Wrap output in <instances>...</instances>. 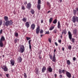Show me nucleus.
<instances>
[{"instance_id":"1","label":"nucleus","mask_w":78,"mask_h":78,"mask_svg":"<svg viewBox=\"0 0 78 78\" xmlns=\"http://www.w3.org/2000/svg\"><path fill=\"white\" fill-rule=\"evenodd\" d=\"M56 51V49H54V55L53 57L51 55H49L50 59L52 60V61L53 62H56V55H55V51Z\"/></svg>"},{"instance_id":"2","label":"nucleus","mask_w":78,"mask_h":78,"mask_svg":"<svg viewBox=\"0 0 78 78\" xmlns=\"http://www.w3.org/2000/svg\"><path fill=\"white\" fill-rule=\"evenodd\" d=\"M68 35L69 37L70 41H71L73 43V42H75V39L74 38H72V34L71 33V32H70V31H68Z\"/></svg>"},{"instance_id":"3","label":"nucleus","mask_w":78,"mask_h":78,"mask_svg":"<svg viewBox=\"0 0 78 78\" xmlns=\"http://www.w3.org/2000/svg\"><path fill=\"white\" fill-rule=\"evenodd\" d=\"M13 24V22H12V20L7 21L5 23V25L6 27H8L9 25H11Z\"/></svg>"},{"instance_id":"4","label":"nucleus","mask_w":78,"mask_h":78,"mask_svg":"<svg viewBox=\"0 0 78 78\" xmlns=\"http://www.w3.org/2000/svg\"><path fill=\"white\" fill-rule=\"evenodd\" d=\"M24 51H25V47H24V46L23 45L20 46L19 51V52L22 53L24 52Z\"/></svg>"},{"instance_id":"5","label":"nucleus","mask_w":78,"mask_h":78,"mask_svg":"<svg viewBox=\"0 0 78 78\" xmlns=\"http://www.w3.org/2000/svg\"><path fill=\"white\" fill-rule=\"evenodd\" d=\"M72 21L73 23H75L76 22H78V17L73 16L72 18Z\"/></svg>"},{"instance_id":"6","label":"nucleus","mask_w":78,"mask_h":78,"mask_svg":"<svg viewBox=\"0 0 78 78\" xmlns=\"http://www.w3.org/2000/svg\"><path fill=\"white\" fill-rule=\"evenodd\" d=\"M1 68L3 70L4 72H7L8 71V68H7V67L6 66H3Z\"/></svg>"},{"instance_id":"7","label":"nucleus","mask_w":78,"mask_h":78,"mask_svg":"<svg viewBox=\"0 0 78 78\" xmlns=\"http://www.w3.org/2000/svg\"><path fill=\"white\" fill-rule=\"evenodd\" d=\"M31 5H32L30 2L28 3L27 4V8L28 9L30 10V9H31Z\"/></svg>"},{"instance_id":"8","label":"nucleus","mask_w":78,"mask_h":78,"mask_svg":"<svg viewBox=\"0 0 78 78\" xmlns=\"http://www.w3.org/2000/svg\"><path fill=\"white\" fill-rule=\"evenodd\" d=\"M66 75L67 77L69 78H71L72 76L71 75V74L69 72H66Z\"/></svg>"},{"instance_id":"9","label":"nucleus","mask_w":78,"mask_h":78,"mask_svg":"<svg viewBox=\"0 0 78 78\" xmlns=\"http://www.w3.org/2000/svg\"><path fill=\"white\" fill-rule=\"evenodd\" d=\"M47 71H48V72H50L51 73V72H52V68L51 67H48L47 68Z\"/></svg>"},{"instance_id":"10","label":"nucleus","mask_w":78,"mask_h":78,"mask_svg":"<svg viewBox=\"0 0 78 78\" xmlns=\"http://www.w3.org/2000/svg\"><path fill=\"white\" fill-rule=\"evenodd\" d=\"M25 24L26 27L27 28L30 27V24H29V22H26Z\"/></svg>"},{"instance_id":"11","label":"nucleus","mask_w":78,"mask_h":78,"mask_svg":"<svg viewBox=\"0 0 78 78\" xmlns=\"http://www.w3.org/2000/svg\"><path fill=\"white\" fill-rule=\"evenodd\" d=\"M39 31H40V28H39V27H37L36 30V33L37 34H39Z\"/></svg>"},{"instance_id":"12","label":"nucleus","mask_w":78,"mask_h":78,"mask_svg":"<svg viewBox=\"0 0 78 78\" xmlns=\"http://www.w3.org/2000/svg\"><path fill=\"white\" fill-rule=\"evenodd\" d=\"M35 25L34 24H33L31 25V28L33 30H34L35 28Z\"/></svg>"},{"instance_id":"13","label":"nucleus","mask_w":78,"mask_h":78,"mask_svg":"<svg viewBox=\"0 0 78 78\" xmlns=\"http://www.w3.org/2000/svg\"><path fill=\"white\" fill-rule=\"evenodd\" d=\"M10 63L12 66H14V64L15 63V61H14L13 60H11L10 61Z\"/></svg>"},{"instance_id":"14","label":"nucleus","mask_w":78,"mask_h":78,"mask_svg":"<svg viewBox=\"0 0 78 78\" xmlns=\"http://www.w3.org/2000/svg\"><path fill=\"white\" fill-rule=\"evenodd\" d=\"M31 40H30L28 41L29 44V48L30 50L31 49Z\"/></svg>"},{"instance_id":"15","label":"nucleus","mask_w":78,"mask_h":78,"mask_svg":"<svg viewBox=\"0 0 78 78\" xmlns=\"http://www.w3.org/2000/svg\"><path fill=\"white\" fill-rule=\"evenodd\" d=\"M5 40V37L3 36H2L1 37V38L0 39V41L2 42V41H4Z\"/></svg>"},{"instance_id":"16","label":"nucleus","mask_w":78,"mask_h":78,"mask_svg":"<svg viewBox=\"0 0 78 78\" xmlns=\"http://www.w3.org/2000/svg\"><path fill=\"white\" fill-rule=\"evenodd\" d=\"M61 24H60V22L59 21H58V26L57 27L58 28H61Z\"/></svg>"},{"instance_id":"17","label":"nucleus","mask_w":78,"mask_h":78,"mask_svg":"<svg viewBox=\"0 0 78 78\" xmlns=\"http://www.w3.org/2000/svg\"><path fill=\"white\" fill-rule=\"evenodd\" d=\"M18 59L19 60V62H22V57L20 56L19 57Z\"/></svg>"},{"instance_id":"18","label":"nucleus","mask_w":78,"mask_h":78,"mask_svg":"<svg viewBox=\"0 0 78 78\" xmlns=\"http://www.w3.org/2000/svg\"><path fill=\"white\" fill-rule=\"evenodd\" d=\"M46 70V67H44L42 69V72L43 73L45 72V71Z\"/></svg>"},{"instance_id":"19","label":"nucleus","mask_w":78,"mask_h":78,"mask_svg":"<svg viewBox=\"0 0 78 78\" xmlns=\"http://www.w3.org/2000/svg\"><path fill=\"white\" fill-rule=\"evenodd\" d=\"M4 18L5 21H8V17L7 16H5Z\"/></svg>"},{"instance_id":"20","label":"nucleus","mask_w":78,"mask_h":78,"mask_svg":"<svg viewBox=\"0 0 78 78\" xmlns=\"http://www.w3.org/2000/svg\"><path fill=\"white\" fill-rule=\"evenodd\" d=\"M54 28H55L54 26H52L49 28V30H50L51 31V30H53V29H54Z\"/></svg>"},{"instance_id":"21","label":"nucleus","mask_w":78,"mask_h":78,"mask_svg":"<svg viewBox=\"0 0 78 78\" xmlns=\"http://www.w3.org/2000/svg\"><path fill=\"white\" fill-rule=\"evenodd\" d=\"M0 46L1 47H3V44L2 41H0Z\"/></svg>"},{"instance_id":"22","label":"nucleus","mask_w":78,"mask_h":78,"mask_svg":"<svg viewBox=\"0 0 78 78\" xmlns=\"http://www.w3.org/2000/svg\"><path fill=\"white\" fill-rule=\"evenodd\" d=\"M56 23H57V19H56L53 21V23L54 24H56Z\"/></svg>"},{"instance_id":"23","label":"nucleus","mask_w":78,"mask_h":78,"mask_svg":"<svg viewBox=\"0 0 78 78\" xmlns=\"http://www.w3.org/2000/svg\"><path fill=\"white\" fill-rule=\"evenodd\" d=\"M37 8L38 10L41 9V5L40 4H38L37 5Z\"/></svg>"},{"instance_id":"24","label":"nucleus","mask_w":78,"mask_h":78,"mask_svg":"<svg viewBox=\"0 0 78 78\" xmlns=\"http://www.w3.org/2000/svg\"><path fill=\"white\" fill-rule=\"evenodd\" d=\"M27 19L26 18H24L22 19V20L24 22H27Z\"/></svg>"},{"instance_id":"25","label":"nucleus","mask_w":78,"mask_h":78,"mask_svg":"<svg viewBox=\"0 0 78 78\" xmlns=\"http://www.w3.org/2000/svg\"><path fill=\"white\" fill-rule=\"evenodd\" d=\"M67 63L68 65L69 66L70 64V60H68L67 61Z\"/></svg>"},{"instance_id":"26","label":"nucleus","mask_w":78,"mask_h":78,"mask_svg":"<svg viewBox=\"0 0 78 78\" xmlns=\"http://www.w3.org/2000/svg\"><path fill=\"white\" fill-rule=\"evenodd\" d=\"M53 18L52 17L50 18L49 19V23H50L52 21H53Z\"/></svg>"},{"instance_id":"27","label":"nucleus","mask_w":78,"mask_h":78,"mask_svg":"<svg viewBox=\"0 0 78 78\" xmlns=\"http://www.w3.org/2000/svg\"><path fill=\"white\" fill-rule=\"evenodd\" d=\"M67 72H68V71H66L65 70H63L62 71V73H63L64 74H65V73H66H66Z\"/></svg>"},{"instance_id":"28","label":"nucleus","mask_w":78,"mask_h":78,"mask_svg":"<svg viewBox=\"0 0 78 78\" xmlns=\"http://www.w3.org/2000/svg\"><path fill=\"white\" fill-rule=\"evenodd\" d=\"M30 12L31 14H34V10H33V9H32L31 10Z\"/></svg>"},{"instance_id":"29","label":"nucleus","mask_w":78,"mask_h":78,"mask_svg":"<svg viewBox=\"0 0 78 78\" xmlns=\"http://www.w3.org/2000/svg\"><path fill=\"white\" fill-rule=\"evenodd\" d=\"M62 34H66V30H63L62 32Z\"/></svg>"},{"instance_id":"30","label":"nucleus","mask_w":78,"mask_h":78,"mask_svg":"<svg viewBox=\"0 0 78 78\" xmlns=\"http://www.w3.org/2000/svg\"><path fill=\"white\" fill-rule=\"evenodd\" d=\"M22 8V9H23V10H25V6L24 5H22L21 6Z\"/></svg>"},{"instance_id":"31","label":"nucleus","mask_w":78,"mask_h":78,"mask_svg":"<svg viewBox=\"0 0 78 78\" xmlns=\"http://www.w3.org/2000/svg\"><path fill=\"white\" fill-rule=\"evenodd\" d=\"M24 77L25 78H27V74L25 73H24Z\"/></svg>"},{"instance_id":"32","label":"nucleus","mask_w":78,"mask_h":78,"mask_svg":"<svg viewBox=\"0 0 78 78\" xmlns=\"http://www.w3.org/2000/svg\"><path fill=\"white\" fill-rule=\"evenodd\" d=\"M68 48L69 50H71L72 49V46L70 45H69L68 46Z\"/></svg>"},{"instance_id":"33","label":"nucleus","mask_w":78,"mask_h":78,"mask_svg":"<svg viewBox=\"0 0 78 78\" xmlns=\"http://www.w3.org/2000/svg\"><path fill=\"white\" fill-rule=\"evenodd\" d=\"M73 14L74 15H76V10H73Z\"/></svg>"},{"instance_id":"34","label":"nucleus","mask_w":78,"mask_h":78,"mask_svg":"<svg viewBox=\"0 0 78 78\" xmlns=\"http://www.w3.org/2000/svg\"><path fill=\"white\" fill-rule=\"evenodd\" d=\"M2 23H3V21H2V20H0V27L1 25H2Z\"/></svg>"},{"instance_id":"35","label":"nucleus","mask_w":78,"mask_h":78,"mask_svg":"<svg viewBox=\"0 0 78 78\" xmlns=\"http://www.w3.org/2000/svg\"><path fill=\"white\" fill-rule=\"evenodd\" d=\"M15 35L16 37H18V36H19V34L18 33H15Z\"/></svg>"},{"instance_id":"36","label":"nucleus","mask_w":78,"mask_h":78,"mask_svg":"<svg viewBox=\"0 0 78 78\" xmlns=\"http://www.w3.org/2000/svg\"><path fill=\"white\" fill-rule=\"evenodd\" d=\"M41 0H38V5H40V4H41Z\"/></svg>"},{"instance_id":"37","label":"nucleus","mask_w":78,"mask_h":78,"mask_svg":"<svg viewBox=\"0 0 78 78\" xmlns=\"http://www.w3.org/2000/svg\"><path fill=\"white\" fill-rule=\"evenodd\" d=\"M44 33V30H41L40 31V34H42Z\"/></svg>"},{"instance_id":"38","label":"nucleus","mask_w":78,"mask_h":78,"mask_svg":"<svg viewBox=\"0 0 78 78\" xmlns=\"http://www.w3.org/2000/svg\"><path fill=\"white\" fill-rule=\"evenodd\" d=\"M73 33L74 34H76V30H73Z\"/></svg>"},{"instance_id":"39","label":"nucleus","mask_w":78,"mask_h":78,"mask_svg":"<svg viewBox=\"0 0 78 78\" xmlns=\"http://www.w3.org/2000/svg\"><path fill=\"white\" fill-rule=\"evenodd\" d=\"M26 39L27 41H28V40H30V39H31V38L28 37H26Z\"/></svg>"},{"instance_id":"40","label":"nucleus","mask_w":78,"mask_h":78,"mask_svg":"<svg viewBox=\"0 0 78 78\" xmlns=\"http://www.w3.org/2000/svg\"><path fill=\"white\" fill-rule=\"evenodd\" d=\"M35 70V72H36V73H37L38 72V69L37 68H36Z\"/></svg>"},{"instance_id":"41","label":"nucleus","mask_w":78,"mask_h":78,"mask_svg":"<svg viewBox=\"0 0 78 78\" xmlns=\"http://www.w3.org/2000/svg\"><path fill=\"white\" fill-rule=\"evenodd\" d=\"M57 30L55 29V30H54V33H57Z\"/></svg>"},{"instance_id":"42","label":"nucleus","mask_w":78,"mask_h":78,"mask_svg":"<svg viewBox=\"0 0 78 78\" xmlns=\"http://www.w3.org/2000/svg\"><path fill=\"white\" fill-rule=\"evenodd\" d=\"M58 72L59 74H61L62 73V72H61V69H59Z\"/></svg>"},{"instance_id":"43","label":"nucleus","mask_w":78,"mask_h":78,"mask_svg":"<svg viewBox=\"0 0 78 78\" xmlns=\"http://www.w3.org/2000/svg\"><path fill=\"white\" fill-rule=\"evenodd\" d=\"M47 5H48V6H50V3H49V2H47Z\"/></svg>"},{"instance_id":"44","label":"nucleus","mask_w":78,"mask_h":78,"mask_svg":"<svg viewBox=\"0 0 78 78\" xmlns=\"http://www.w3.org/2000/svg\"><path fill=\"white\" fill-rule=\"evenodd\" d=\"M14 41L15 42V43L16 44L17 43V40L16 39H15L14 40Z\"/></svg>"},{"instance_id":"45","label":"nucleus","mask_w":78,"mask_h":78,"mask_svg":"<svg viewBox=\"0 0 78 78\" xmlns=\"http://www.w3.org/2000/svg\"><path fill=\"white\" fill-rule=\"evenodd\" d=\"M49 31H46L45 34H49Z\"/></svg>"},{"instance_id":"46","label":"nucleus","mask_w":78,"mask_h":78,"mask_svg":"<svg viewBox=\"0 0 78 78\" xmlns=\"http://www.w3.org/2000/svg\"><path fill=\"white\" fill-rule=\"evenodd\" d=\"M48 41L49 42H51V38H48Z\"/></svg>"},{"instance_id":"47","label":"nucleus","mask_w":78,"mask_h":78,"mask_svg":"<svg viewBox=\"0 0 78 78\" xmlns=\"http://www.w3.org/2000/svg\"><path fill=\"white\" fill-rule=\"evenodd\" d=\"M5 75H6V76H7V78H9V74H6Z\"/></svg>"},{"instance_id":"48","label":"nucleus","mask_w":78,"mask_h":78,"mask_svg":"<svg viewBox=\"0 0 78 78\" xmlns=\"http://www.w3.org/2000/svg\"><path fill=\"white\" fill-rule=\"evenodd\" d=\"M73 61H76V58L74 57L73 58Z\"/></svg>"},{"instance_id":"49","label":"nucleus","mask_w":78,"mask_h":78,"mask_svg":"<svg viewBox=\"0 0 78 78\" xmlns=\"http://www.w3.org/2000/svg\"><path fill=\"white\" fill-rule=\"evenodd\" d=\"M3 33V30L1 29L0 31V34H2Z\"/></svg>"},{"instance_id":"50","label":"nucleus","mask_w":78,"mask_h":78,"mask_svg":"<svg viewBox=\"0 0 78 78\" xmlns=\"http://www.w3.org/2000/svg\"><path fill=\"white\" fill-rule=\"evenodd\" d=\"M58 42L59 43H61V40L60 39L58 40Z\"/></svg>"},{"instance_id":"51","label":"nucleus","mask_w":78,"mask_h":78,"mask_svg":"<svg viewBox=\"0 0 78 78\" xmlns=\"http://www.w3.org/2000/svg\"><path fill=\"white\" fill-rule=\"evenodd\" d=\"M55 44L56 46H58V43H57V42H55Z\"/></svg>"},{"instance_id":"52","label":"nucleus","mask_w":78,"mask_h":78,"mask_svg":"<svg viewBox=\"0 0 78 78\" xmlns=\"http://www.w3.org/2000/svg\"><path fill=\"white\" fill-rule=\"evenodd\" d=\"M24 5H27V2L26 1L24 2Z\"/></svg>"},{"instance_id":"53","label":"nucleus","mask_w":78,"mask_h":78,"mask_svg":"<svg viewBox=\"0 0 78 78\" xmlns=\"http://www.w3.org/2000/svg\"><path fill=\"white\" fill-rule=\"evenodd\" d=\"M59 77L60 78H62V75H59Z\"/></svg>"},{"instance_id":"54","label":"nucleus","mask_w":78,"mask_h":78,"mask_svg":"<svg viewBox=\"0 0 78 78\" xmlns=\"http://www.w3.org/2000/svg\"><path fill=\"white\" fill-rule=\"evenodd\" d=\"M54 75H55V78H56V76H57V74H55Z\"/></svg>"},{"instance_id":"55","label":"nucleus","mask_w":78,"mask_h":78,"mask_svg":"<svg viewBox=\"0 0 78 78\" xmlns=\"http://www.w3.org/2000/svg\"><path fill=\"white\" fill-rule=\"evenodd\" d=\"M76 9V11H77V12H78V8H77Z\"/></svg>"},{"instance_id":"56","label":"nucleus","mask_w":78,"mask_h":78,"mask_svg":"<svg viewBox=\"0 0 78 78\" xmlns=\"http://www.w3.org/2000/svg\"><path fill=\"white\" fill-rule=\"evenodd\" d=\"M62 50H63V51H64V48H62Z\"/></svg>"},{"instance_id":"57","label":"nucleus","mask_w":78,"mask_h":78,"mask_svg":"<svg viewBox=\"0 0 78 78\" xmlns=\"http://www.w3.org/2000/svg\"><path fill=\"white\" fill-rule=\"evenodd\" d=\"M0 76L2 77V74H0Z\"/></svg>"},{"instance_id":"58","label":"nucleus","mask_w":78,"mask_h":78,"mask_svg":"<svg viewBox=\"0 0 78 78\" xmlns=\"http://www.w3.org/2000/svg\"><path fill=\"white\" fill-rule=\"evenodd\" d=\"M42 36H43V35H42V34H41V35H40L41 37H42Z\"/></svg>"},{"instance_id":"59","label":"nucleus","mask_w":78,"mask_h":78,"mask_svg":"<svg viewBox=\"0 0 78 78\" xmlns=\"http://www.w3.org/2000/svg\"><path fill=\"white\" fill-rule=\"evenodd\" d=\"M41 23H43V20H41Z\"/></svg>"},{"instance_id":"60","label":"nucleus","mask_w":78,"mask_h":78,"mask_svg":"<svg viewBox=\"0 0 78 78\" xmlns=\"http://www.w3.org/2000/svg\"><path fill=\"white\" fill-rule=\"evenodd\" d=\"M62 0H59V1L60 2H62Z\"/></svg>"},{"instance_id":"61","label":"nucleus","mask_w":78,"mask_h":78,"mask_svg":"<svg viewBox=\"0 0 78 78\" xmlns=\"http://www.w3.org/2000/svg\"><path fill=\"white\" fill-rule=\"evenodd\" d=\"M50 12V11H48V13H49V12Z\"/></svg>"},{"instance_id":"62","label":"nucleus","mask_w":78,"mask_h":78,"mask_svg":"<svg viewBox=\"0 0 78 78\" xmlns=\"http://www.w3.org/2000/svg\"><path fill=\"white\" fill-rule=\"evenodd\" d=\"M39 58H40V59H41V56H39Z\"/></svg>"},{"instance_id":"63","label":"nucleus","mask_w":78,"mask_h":78,"mask_svg":"<svg viewBox=\"0 0 78 78\" xmlns=\"http://www.w3.org/2000/svg\"><path fill=\"white\" fill-rule=\"evenodd\" d=\"M72 78H75V77L74 76H73L72 77Z\"/></svg>"},{"instance_id":"64","label":"nucleus","mask_w":78,"mask_h":78,"mask_svg":"<svg viewBox=\"0 0 78 78\" xmlns=\"http://www.w3.org/2000/svg\"><path fill=\"white\" fill-rule=\"evenodd\" d=\"M39 54H41V52H39Z\"/></svg>"}]
</instances>
